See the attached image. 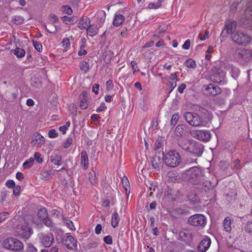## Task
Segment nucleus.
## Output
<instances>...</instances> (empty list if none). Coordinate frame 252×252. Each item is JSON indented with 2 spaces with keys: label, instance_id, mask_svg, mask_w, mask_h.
Masks as SVG:
<instances>
[{
  "label": "nucleus",
  "instance_id": "1",
  "mask_svg": "<svg viewBox=\"0 0 252 252\" xmlns=\"http://www.w3.org/2000/svg\"><path fill=\"white\" fill-rule=\"evenodd\" d=\"M185 172L188 181L201 191H207L214 187L210 182L205 180L204 174L198 166L190 168Z\"/></svg>",
  "mask_w": 252,
  "mask_h": 252
},
{
  "label": "nucleus",
  "instance_id": "2",
  "mask_svg": "<svg viewBox=\"0 0 252 252\" xmlns=\"http://www.w3.org/2000/svg\"><path fill=\"white\" fill-rule=\"evenodd\" d=\"M223 68L214 66L211 69L210 79L213 82L218 84H224L226 83L225 79V72L223 70Z\"/></svg>",
  "mask_w": 252,
  "mask_h": 252
},
{
  "label": "nucleus",
  "instance_id": "3",
  "mask_svg": "<svg viewBox=\"0 0 252 252\" xmlns=\"http://www.w3.org/2000/svg\"><path fill=\"white\" fill-rule=\"evenodd\" d=\"M164 157L165 163L171 167H176L181 162L180 154L175 151L168 152Z\"/></svg>",
  "mask_w": 252,
  "mask_h": 252
},
{
  "label": "nucleus",
  "instance_id": "4",
  "mask_svg": "<svg viewBox=\"0 0 252 252\" xmlns=\"http://www.w3.org/2000/svg\"><path fill=\"white\" fill-rule=\"evenodd\" d=\"M232 41L238 45L246 46L250 42V36L242 32L237 31L231 35Z\"/></svg>",
  "mask_w": 252,
  "mask_h": 252
},
{
  "label": "nucleus",
  "instance_id": "5",
  "mask_svg": "<svg viewBox=\"0 0 252 252\" xmlns=\"http://www.w3.org/2000/svg\"><path fill=\"white\" fill-rule=\"evenodd\" d=\"M186 121L193 126H203L202 118L197 114L192 112H186L184 115Z\"/></svg>",
  "mask_w": 252,
  "mask_h": 252
},
{
  "label": "nucleus",
  "instance_id": "6",
  "mask_svg": "<svg viewBox=\"0 0 252 252\" xmlns=\"http://www.w3.org/2000/svg\"><path fill=\"white\" fill-rule=\"evenodd\" d=\"M189 223L194 226L204 227L206 224V218L202 214H197L190 216Z\"/></svg>",
  "mask_w": 252,
  "mask_h": 252
},
{
  "label": "nucleus",
  "instance_id": "7",
  "mask_svg": "<svg viewBox=\"0 0 252 252\" xmlns=\"http://www.w3.org/2000/svg\"><path fill=\"white\" fill-rule=\"evenodd\" d=\"M16 232L19 237L27 240L32 233V229L26 224H21L17 226Z\"/></svg>",
  "mask_w": 252,
  "mask_h": 252
},
{
  "label": "nucleus",
  "instance_id": "8",
  "mask_svg": "<svg viewBox=\"0 0 252 252\" xmlns=\"http://www.w3.org/2000/svg\"><path fill=\"white\" fill-rule=\"evenodd\" d=\"M204 151V146L202 144L193 140L188 150V152L192 154L195 158L202 156Z\"/></svg>",
  "mask_w": 252,
  "mask_h": 252
},
{
  "label": "nucleus",
  "instance_id": "9",
  "mask_svg": "<svg viewBox=\"0 0 252 252\" xmlns=\"http://www.w3.org/2000/svg\"><path fill=\"white\" fill-rule=\"evenodd\" d=\"M39 242L45 247H50L54 241V235L51 233H40L38 235Z\"/></svg>",
  "mask_w": 252,
  "mask_h": 252
},
{
  "label": "nucleus",
  "instance_id": "10",
  "mask_svg": "<svg viewBox=\"0 0 252 252\" xmlns=\"http://www.w3.org/2000/svg\"><path fill=\"white\" fill-rule=\"evenodd\" d=\"M191 135L199 140L207 142L211 138V133L208 130H195L190 132Z\"/></svg>",
  "mask_w": 252,
  "mask_h": 252
},
{
  "label": "nucleus",
  "instance_id": "11",
  "mask_svg": "<svg viewBox=\"0 0 252 252\" xmlns=\"http://www.w3.org/2000/svg\"><path fill=\"white\" fill-rule=\"evenodd\" d=\"M220 67L225 70L229 71L231 76L235 79L239 76L240 72L239 69L227 61L220 62Z\"/></svg>",
  "mask_w": 252,
  "mask_h": 252
},
{
  "label": "nucleus",
  "instance_id": "12",
  "mask_svg": "<svg viewBox=\"0 0 252 252\" xmlns=\"http://www.w3.org/2000/svg\"><path fill=\"white\" fill-rule=\"evenodd\" d=\"M234 55L238 60L247 62L252 57V52L248 49H238L235 51Z\"/></svg>",
  "mask_w": 252,
  "mask_h": 252
},
{
  "label": "nucleus",
  "instance_id": "13",
  "mask_svg": "<svg viewBox=\"0 0 252 252\" xmlns=\"http://www.w3.org/2000/svg\"><path fill=\"white\" fill-rule=\"evenodd\" d=\"M37 215L38 218L46 226L51 228L54 227V223L48 217V214L45 208L43 207L39 209Z\"/></svg>",
  "mask_w": 252,
  "mask_h": 252
},
{
  "label": "nucleus",
  "instance_id": "14",
  "mask_svg": "<svg viewBox=\"0 0 252 252\" xmlns=\"http://www.w3.org/2000/svg\"><path fill=\"white\" fill-rule=\"evenodd\" d=\"M163 152L160 153V152L157 153L153 158L151 161V163L153 167L159 171L162 165L163 164L164 158Z\"/></svg>",
  "mask_w": 252,
  "mask_h": 252
},
{
  "label": "nucleus",
  "instance_id": "15",
  "mask_svg": "<svg viewBox=\"0 0 252 252\" xmlns=\"http://www.w3.org/2000/svg\"><path fill=\"white\" fill-rule=\"evenodd\" d=\"M31 143L34 146L40 147L45 143L44 138L39 133L36 132L32 136Z\"/></svg>",
  "mask_w": 252,
  "mask_h": 252
},
{
  "label": "nucleus",
  "instance_id": "16",
  "mask_svg": "<svg viewBox=\"0 0 252 252\" xmlns=\"http://www.w3.org/2000/svg\"><path fill=\"white\" fill-rule=\"evenodd\" d=\"M63 244L68 249L74 250L77 248V241L72 236H67L63 239Z\"/></svg>",
  "mask_w": 252,
  "mask_h": 252
},
{
  "label": "nucleus",
  "instance_id": "17",
  "mask_svg": "<svg viewBox=\"0 0 252 252\" xmlns=\"http://www.w3.org/2000/svg\"><path fill=\"white\" fill-rule=\"evenodd\" d=\"M211 244V239L206 237L199 243L197 246V250L199 252H205L210 247Z\"/></svg>",
  "mask_w": 252,
  "mask_h": 252
},
{
  "label": "nucleus",
  "instance_id": "18",
  "mask_svg": "<svg viewBox=\"0 0 252 252\" xmlns=\"http://www.w3.org/2000/svg\"><path fill=\"white\" fill-rule=\"evenodd\" d=\"M240 25L242 28L252 32V19L250 17L244 16L240 20Z\"/></svg>",
  "mask_w": 252,
  "mask_h": 252
},
{
  "label": "nucleus",
  "instance_id": "19",
  "mask_svg": "<svg viewBox=\"0 0 252 252\" xmlns=\"http://www.w3.org/2000/svg\"><path fill=\"white\" fill-rule=\"evenodd\" d=\"M208 94L210 95L215 96L220 94L221 93V89L217 86H214L213 84H209L206 88Z\"/></svg>",
  "mask_w": 252,
  "mask_h": 252
},
{
  "label": "nucleus",
  "instance_id": "20",
  "mask_svg": "<svg viewBox=\"0 0 252 252\" xmlns=\"http://www.w3.org/2000/svg\"><path fill=\"white\" fill-rule=\"evenodd\" d=\"M187 133V126L183 124L177 126L174 130V134L177 137L185 136Z\"/></svg>",
  "mask_w": 252,
  "mask_h": 252
},
{
  "label": "nucleus",
  "instance_id": "21",
  "mask_svg": "<svg viewBox=\"0 0 252 252\" xmlns=\"http://www.w3.org/2000/svg\"><path fill=\"white\" fill-rule=\"evenodd\" d=\"M88 93L86 91H83L80 94L79 99L80 101V107L81 109H85L88 106Z\"/></svg>",
  "mask_w": 252,
  "mask_h": 252
},
{
  "label": "nucleus",
  "instance_id": "22",
  "mask_svg": "<svg viewBox=\"0 0 252 252\" xmlns=\"http://www.w3.org/2000/svg\"><path fill=\"white\" fill-rule=\"evenodd\" d=\"M237 23L236 21H232L227 22L225 25L224 30L227 34H231V35L233 32H236V29L237 27Z\"/></svg>",
  "mask_w": 252,
  "mask_h": 252
},
{
  "label": "nucleus",
  "instance_id": "23",
  "mask_svg": "<svg viewBox=\"0 0 252 252\" xmlns=\"http://www.w3.org/2000/svg\"><path fill=\"white\" fill-rule=\"evenodd\" d=\"M80 164L82 167L86 170L89 167V158L86 151H83L81 153V162Z\"/></svg>",
  "mask_w": 252,
  "mask_h": 252
},
{
  "label": "nucleus",
  "instance_id": "24",
  "mask_svg": "<svg viewBox=\"0 0 252 252\" xmlns=\"http://www.w3.org/2000/svg\"><path fill=\"white\" fill-rule=\"evenodd\" d=\"M193 140L183 139L178 141V146L183 150L188 151Z\"/></svg>",
  "mask_w": 252,
  "mask_h": 252
},
{
  "label": "nucleus",
  "instance_id": "25",
  "mask_svg": "<svg viewBox=\"0 0 252 252\" xmlns=\"http://www.w3.org/2000/svg\"><path fill=\"white\" fill-rule=\"evenodd\" d=\"M125 21V17L122 14H115L113 20V25L115 27L122 25Z\"/></svg>",
  "mask_w": 252,
  "mask_h": 252
},
{
  "label": "nucleus",
  "instance_id": "26",
  "mask_svg": "<svg viewBox=\"0 0 252 252\" xmlns=\"http://www.w3.org/2000/svg\"><path fill=\"white\" fill-rule=\"evenodd\" d=\"M12 242V247L11 248L10 250L15 252H17L23 249V244L17 239L13 238Z\"/></svg>",
  "mask_w": 252,
  "mask_h": 252
},
{
  "label": "nucleus",
  "instance_id": "27",
  "mask_svg": "<svg viewBox=\"0 0 252 252\" xmlns=\"http://www.w3.org/2000/svg\"><path fill=\"white\" fill-rule=\"evenodd\" d=\"M97 24L101 27L106 18V13L104 10H100L97 12Z\"/></svg>",
  "mask_w": 252,
  "mask_h": 252
},
{
  "label": "nucleus",
  "instance_id": "28",
  "mask_svg": "<svg viewBox=\"0 0 252 252\" xmlns=\"http://www.w3.org/2000/svg\"><path fill=\"white\" fill-rule=\"evenodd\" d=\"M91 21L89 17H82L78 23V27L81 30L87 29Z\"/></svg>",
  "mask_w": 252,
  "mask_h": 252
},
{
  "label": "nucleus",
  "instance_id": "29",
  "mask_svg": "<svg viewBox=\"0 0 252 252\" xmlns=\"http://www.w3.org/2000/svg\"><path fill=\"white\" fill-rule=\"evenodd\" d=\"M181 240L185 243H188L191 238V234L189 230L181 231L179 233Z\"/></svg>",
  "mask_w": 252,
  "mask_h": 252
},
{
  "label": "nucleus",
  "instance_id": "30",
  "mask_svg": "<svg viewBox=\"0 0 252 252\" xmlns=\"http://www.w3.org/2000/svg\"><path fill=\"white\" fill-rule=\"evenodd\" d=\"M57 170H43L41 171V175L42 180H47L51 178L55 174V172Z\"/></svg>",
  "mask_w": 252,
  "mask_h": 252
},
{
  "label": "nucleus",
  "instance_id": "31",
  "mask_svg": "<svg viewBox=\"0 0 252 252\" xmlns=\"http://www.w3.org/2000/svg\"><path fill=\"white\" fill-rule=\"evenodd\" d=\"M86 30L88 35L92 37L96 35L98 32V28L97 25H92L91 24L88 27H87Z\"/></svg>",
  "mask_w": 252,
  "mask_h": 252
},
{
  "label": "nucleus",
  "instance_id": "32",
  "mask_svg": "<svg viewBox=\"0 0 252 252\" xmlns=\"http://www.w3.org/2000/svg\"><path fill=\"white\" fill-rule=\"evenodd\" d=\"M223 226L224 230L227 232H230L232 229L231 228V220L230 218L226 217L223 220Z\"/></svg>",
  "mask_w": 252,
  "mask_h": 252
},
{
  "label": "nucleus",
  "instance_id": "33",
  "mask_svg": "<svg viewBox=\"0 0 252 252\" xmlns=\"http://www.w3.org/2000/svg\"><path fill=\"white\" fill-rule=\"evenodd\" d=\"M120 220V218L119 216L118 213L117 212H114L112 215V219H111L112 226L114 228L116 227L118 225Z\"/></svg>",
  "mask_w": 252,
  "mask_h": 252
},
{
  "label": "nucleus",
  "instance_id": "34",
  "mask_svg": "<svg viewBox=\"0 0 252 252\" xmlns=\"http://www.w3.org/2000/svg\"><path fill=\"white\" fill-rule=\"evenodd\" d=\"M13 241V238L12 237H8L6 239H5L2 243V245L3 248H4L8 250H11V248L12 247V242Z\"/></svg>",
  "mask_w": 252,
  "mask_h": 252
},
{
  "label": "nucleus",
  "instance_id": "35",
  "mask_svg": "<svg viewBox=\"0 0 252 252\" xmlns=\"http://www.w3.org/2000/svg\"><path fill=\"white\" fill-rule=\"evenodd\" d=\"M11 52L16 55L18 58L24 57L26 53L23 49L19 47H16L15 49L11 50Z\"/></svg>",
  "mask_w": 252,
  "mask_h": 252
},
{
  "label": "nucleus",
  "instance_id": "36",
  "mask_svg": "<svg viewBox=\"0 0 252 252\" xmlns=\"http://www.w3.org/2000/svg\"><path fill=\"white\" fill-rule=\"evenodd\" d=\"M122 185L123 188L127 192V191H128V193L130 192V186L129 184V181L128 180V179L126 177L124 176L122 179Z\"/></svg>",
  "mask_w": 252,
  "mask_h": 252
},
{
  "label": "nucleus",
  "instance_id": "37",
  "mask_svg": "<svg viewBox=\"0 0 252 252\" xmlns=\"http://www.w3.org/2000/svg\"><path fill=\"white\" fill-rule=\"evenodd\" d=\"M187 198L191 202L193 203L197 202L199 201V197L193 192H190L187 195Z\"/></svg>",
  "mask_w": 252,
  "mask_h": 252
},
{
  "label": "nucleus",
  "instance_id": "38",
  "mask_svg": "<svg viewBox=\"0 0 252 252\" xmlns=\"http://www.w3.org/2000/svg\"><path fill=\"white\" fill-rule=\"evenodd\" d=\"M89 179L92 185H94L97 183V179L96 177L95 173L94 171L89 173Z\"/></svg>",
  "mask_w": 252,
  "mask_h": 252
},
{
  "label": "nucleus",
  "instance_id": "39",
  "mask_svg": "<svg viewBox=\"0 0 252 252\" xmlns=\"http://www.w3.org/2000/svg\"><path fill=\"white\" fill-rule=\"evenodd\" d=\"M163 145V140L161 138H158L156 141L154 149L155 150H157L160 149Z\"/></svg>",
  "mask_w": 252,
  "mask_h": 252
},
{
  "label": "nucleus",
  "instance_id": "40",
  "mask_svg": "<svg viewBox=\"0 0 252 252\" xmlns=\"http://www.w3.org/2000/svg\"><path fill=\"white\" fill-rule=\"evenodd\" d=\"M185 63V65L189 68H194L196 66L195 61L191 59L187 60Z\"/></svg>",
  "mask_w": 252,
  "mask_h": 252
},
{
  "label": "nucleus",
  "instance_id": "41",
  "mask_svg": "<svg viewBox=\"0 0 252 252\" xmlns=\"http://www.w3.org/2000/svg\"><path fill=\"white\" fill-rule=\"evenodd\" d=\"M163 0H158L157 3H150L148 5V8L150 9H157L161 6V3Z\"/></svg>",
  "mask_w": 252,
  "mask_h": 252
},
{
  "label": "nucleus",
  "instance_id": "42",
  "mask_svg": "<svg viewBox=\"0 0 252 252\" xmlns=\"http://www.w3.org/2000/svg\"><path fill=\"white\" fill-rule=\"evenodd\" d=\"M34 158H31L28 160L26 161L23 165L24 168H30L33 165Z\"/></svg>",
  "mask_w": 252,
  "mask_h": 252
},
{
  "label": "nucleus",
  "instance_id": "43",
  "mask_svg": "<svg viewBox=\"0 0 252 252\" xmlns=\"http://www.w3.org/2000/svg\"><path fill=\"white\" fill-rule=\"evenodd\" d=\"M62 19L63 21L66 24H68L69 23L73 24L76 21V19L73 17H69L67 16H63L62 17Z\"/></svg>",
  "mask_w": 252,
  "mask_h": 252
},
{
  "label": "nucleus",
  "instance_id": "44",
  "mask_svg": "<svg viewBox=\"0 0 252 252\" xmlns=\"http://www.w3.org/2000/svg\"><path fill=\"white\" fill-rule=\"evenodd\" d=\"M13 22L16 25H21L24 22V18L21 16H14L12 18Z\"/></svg>",
  "mask_w": 252,
  "mask_h": 252
},
{
  "label": "nucleus",
  "instance_id": "45",
  "mask_svg": "<svg viewBox=\"0 0 252 252\" xmlns=\"http://www.w3.org/2000/svg\"><path fill=\"white\" fill-rule=\"evenodd\" d=\"M80 67L81 69L84 71L85 72H87L89 69V65L88 62L86 61H83L81 62Z\"/></svg>",
  "mask_w": 252,
  "mask_h": 252
},
{
  "label": "nucleus",
  "instance_id": "46",
  "mask_svg": "<svg viewBox=\"0 0 252 252\" xmlns=\"http://www.w3.org/2000/svg\"><path fill=\"white\" fill-rule=\"evenodd\" d=\"M26 252H37V249L32 243H28L26 248Z\"/></svg>",
  "mask_w": 252,
  "mask_h": 252
},
{
  "label": "nucleus",
  "instance_id": "47",
  "mask_svg": "<svg viewBox=\"0 0 252 252\" xmlns=\"http://www.w3.org/2000/svg\"><path fill=\"white\" fill-rule=\"evenodd\" d=\"M61 157L58 155L54 154L51 157V160L54 164L58 163V162H60V160H61Z\"/></svg>",
  "mask_w": 252,
  "mask_h": 252
},
{
  "label": "nucleus",
  "instance_id": "48",
  "mask_svg": "<svg viewBox=\"0 0 252 252\" xmlns=\"http://www.w3.org/2000/svg\"><path fill=\"white\" fill-rule=\"evenodd\" d=\"M197 111L204 115V117H208L210 116V112L209 111L203 107L198 106V109Z\"/></svg>",
  "mask_w": 252,
  "mask_h": 252
},
{
  "label": "nucleus",
  "instance_id": "49",
  "mask_svg": "<svg viewBox=\"0 0 252 252\" xmlns=\"http://www.w3.org/2000/svg\"><path fill=\"white\" fill-rule=\"evenodd\" d=\"M179 114L178 113H174L171 118L170 124L171 126H174L176 125L179 120Z\"/></svg>",
  "mask_w": 252,
  "mask_h": 252
},
{
  "label": "nucleus",
  "instance_id": "50",
  "mask_svg": "<svg viewBox=\"0 0 252 252\" xmlns=\"http://www.w3.org/2000/svg\"><path fill=\"white\" fill-rule=\"evenodd\" d=\"M33 45L34 48L39 52H41L42 51V45L41 43L37 42V41L33 40Z\"/></svg>",
  "mask_w": 252,
  "mask_h": 252
},
{
  "label": "nucleus",
  "instance_id": "51",
  "mask_svg": "<svg viewBox=\"0 0 252 252\" xmlns=\"http://www.w3.org/2000/svg\"><path fill=\"white\" fill-rule=\"evenodd\" d=\"M245 230L246 232L252 233V221H248L245 226Z\"/></svg>",
  "mask_w": 252,
  "mask_h": 252
},
{
  "label": "nucleus",
  "instance_id": "52",
  "mask_svg": "<svg viewBox=\"0 0 252 252\" xmlns=\"http://www.w3.org/2000/svg\"><path fill=\"white\" fill-rule=\"evenodd\" d=\"M85 48V45L84 44H82L80 46V51L78 53V55L79 56H81L83 55H85L87 54V51L84 49Z\"/></svg>",
  "mask_w": 252,
  "mask_h": 252
},
{
  "label": "nucleus",
  "instance_id": "53",
  "mask_svg": "<svg viewBox=\"0 0 252 252\" xmlns=\"http://www.w3.org/2000/svg\"><path fill=\"white\" fill-rule=\"evenodd\" d=\"M167 81L170 85V90L169 91V93H170L176 87L177 81L171 80V79H167Z\"/></svg>",
  "mask_w": 252,
  "mask_h": 252
},
{
  "label": "nucleus",
  "instance_id": "54",
  "mask_svg": "<svg viewBox=\"0 0 252 252\" xmlns=\"http://www.w3.org/2000/svg\"><path fill=\"white\" fill-rule=\"evenodd\" d=\"M63 46L65 49H68L70 47V41L68 38H64L62 41Z\"/></svg>",
  "mask_w": 252,
  "mask_h": 252
},
{
  "label": "nucleus",
  "instance_id": "55",
  "mask_svg": "<svg viewBox=\"0 0 252 252\" xmlns=\"http://www.w3.org/2000/svg\"><path fill=\"white\" fill-rule=\"evenodd\" d=\"M7 195V192L6 190H3L0 193V201L3 203L5 201Z\"/></svg>",
  "mask_w": 252,
  "mask_h": 252
},
{
  "label": "nucleus",
  "instance_id": "56",
  "mask_svg": "<svg viewBox=\"0 0 252 252\" xmlns=\"http://www.w3.org/2000/svg\"><path fill=\"white\" fill-rule=\"evenodd\" d=\"M9 214L7 212H2L0 213V223L8 218Z\"/></svg>",
  "mask_w": 252,
  "mask_h": 252
},
{
  "label": "nucleus",
  "instance_id": "57",
  "mask_svg": "<svg viewBox=\"0 0 252 252\" xmlns=\"http://www.w3.org/2000/svg\"><path fill=\"white\" fill-rule=\"evenodd\" d=\"M245 15L247 17H250L252 19V5L249 6L246 10Z\"/></svg>",
  "mask_w": 252,
  "mask_h": 252
},
{
  "label": "nucleus",
  "instance_id": "58",
  "mask_svg": "<svg viewBox=\"0 0 252 252\" xmlns=\"http://www.w3.org/2000/svg\"><path fill=\"white\" fill-rule=\"evenodd\" d=\"M35 160L38 163H42L43 159L41 158V154L39 153L36 152L34 155V160Z\"/></svg>",
  "mask_w": 252,
  "mask_h": 252
},
{
  "label": "nucleus",
  "instance_id": "59",
  "mask_svg": "<svg viewBox=\"0 0 252 252\" xmlns=\"http://www.w3.org/2000/svg\"><path fill=\"white\" fill-rule=\"evenodd\" d=\"M72 139L71 137H68L66 139L65 141L64 142L63 144V147L64 148H68L70 145L72 144Z\"/></svg>",
  "mask_w": 252,
  "mask_h": 252
},
{
  "label": "nucleus",
  "instance_id": "60",
  "mask_svg": "<svg viewBox=\"0 0 252 252\" xmlns=\"http://www.w3.org/2000/svg\"><path fill=\"white\" fill-rule=\"evenodd\" d=\"M13 189V195L15 196H19L21 191V187L20 186H15Z\"/></svg>",
  "mask_w": 252,
  "mask_h": 252
},
{
  "label": "nucleus",
  "instance_id": "61",
  "mask_svg": "<svg viewBox=\"0 0 252 252\" xmlns=\"http://www.w3.org/2000/svg\"><path fill=\"white\" fill-rule=\"evenodd\" d=\"M58 135V134L55 129H52L49 131L48 136L50 138H56Z\"/></svg>",
  "mask_w": 252,
  "mask_h": 252
},
{
  "label": "nucleus",
  "instance_id": "62",
  "mask_svg": "<svg viewBox=\"0 0 252 252\" xmlns=\"http://www.w3.org/2000/svg\"><path fill=\"white\" fill-rule=\"evenodd\" d=\"M5 186L8 188H13L15 187V184L13 180H8L6 182Z\"/></svg>",
  "mask_w": 252,
  "mask_h": 252
},
{
  "label": "nucleus",
  "instance_id": "63",
  "mask_svg": "<svg viewBox=\"0 0 252 252\" xmlns=\"http://www.w3.org/2000/svg\"><path fill=\"white\" fill-rule=\"evenodd\" d=\"M103 241L108 245H111L113 243L112 238L110 235H107L104 237Z\"/></svg>",
  "mask_w": 252,
  "mask_h": 252
},
{
  "label": "nucleus",
  "instance_id": "64",
  "mask_svg": "<svg viewBox=\"0 0 252 252\" xmlns=\"http://www.w3.org/2000/svg\"><path fill=\"white\" fill-rule=\"evenodd\" d=\"M63 11L67 14H71L72 13V10L70 7L68 5H63Z\"/></svg>",
  "mask_w": 252,
  "mask_h": 252
}]
</instances>
